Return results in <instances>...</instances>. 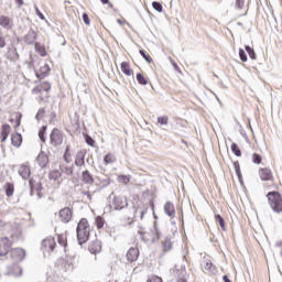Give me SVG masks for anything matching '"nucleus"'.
Here are the masks:
<instances>
[{"label": "nucleus", "instance_id": "obj_43", "mask_svg": "<svg viewBox=\"0 0 282 282\" xmlns=\"http://www.w3.org/2000/svg\"><path fill=\"white\" fill-rule=\"evenodd\" d=\"M239 56L242 63H246L248 61V55H246V51H243V48H239Z\"/></svg>", "mask_w": 282, "mask_h": 282}, {"label": "nucleus", "instance_id": "obj_20", "mask_svg": "<svg viewBox=\"0 0 282 282\" xmlns=\"http://www.w3.org/2000/svg\"><path fill=\"white\" fill-rule=\"evenodd\" d=\"M120 67L124 76H133V68H131V64L129 62H122Z\"/></svg>", "mask_w": 282, "mask_h": 282}, {"label": "nucleus", "instance_id": "obj_2", "mask_svg": "<svg viewBox=\"0 0 282 282\" xmlns=\"http://www.w3.org/2000/svg\"><path fill=\"white\" fill-rule=\"evenodd\" d=\"M258 175L262 182H271V184H265L264 188L268 191L274 188L279 189V184H276V180L274 178V173L270 167H260L258 171Z\"/></svg>", "mask_w": 282, "mask_h": 282}, {"label": "nucleus", "instance_id": "obj_57", "mask_svg": "<svg viewBox=\"0 0 282 282\" xmlns=\"http://www.w3.org/2000/svg\"><path fill=\"white\" fill-rule=\"evenodd\" d=\"M223 280H224V282H232V281H230V279H228V275H224Z\"/></svg>", "mask_w": 282, "mask_h": 282}, {"label": "nucleus", "instance_id": "obj_26", "mask_svg": "<svg viewBox=\"0 0 282 282\" xmlns=\"http://www.w3.org/2000/svg\"><path fill=\"white\" fill-rule=\"evenodd\" d=\"M35 52H37L40 56H47V50L45 48V45L40 43H35Z\"/></svg>", "mask_w": 282, "mask_h": 282}, {"label": "nucleus", "instance_id": "obj_34", "mask_svg": "<svg viewBox=\"0 0 282 282\" xmlns=\"http://www.w3.org/2000/svg\"><path fill=\"white\" fill-rule=\"evenodd\" d=\"M245 50L249 54L251 61H257V53L254 52V48L250 46H245Z\"/></svg>", "mask_w": 282, "mask_h": 282}, {"label": "nucleus", "instance_id": "obj_15", "mask_svg": "<svg viewBox=\"0 0 282 282\" xmlns=\"http://www.w3.org/2000/svg\"><path fill=\"white\" fill-rule=\"evenodd\" d=\"M12 132V127L8 123H3L0 131V141L6 142L8 140V135Z\"/></svg>", "mask_w": 282, "mask_h": 282}, {"label": "nucleus", "instance_id": "obj_50", "mask_svg": "<svg viewBox=\"0 0 282 282\" xmlns=\"http://www.w3.org/2000/svg\"><path fill=\"white\" fill-rule=\"evenodd\" d=\"M6 46V37L3 33L0 31V47L3 48Z\"/></svg>", "mask_w": 282, "mask_h": 282}, {"label": "nucleus", "instance_id": "obj_25", "mask_svg": "<svg viewBox=\"0 0 282 282\" xmlns=\"http://www.w3.org/2000/svg\"><path fill=\"white\" fill-rule=\"evenodd\" d=\"M163 252H170V250H173V241L170 240V238H165L162 242Z\"/></svg>", "mask_w": 282, "mask_h": 282}, {"label": "nucleus", "instance_id": "obj_48", "mask_svg": "<svg viewBox=\"0 0 282 282\" xmlns=\"http://www.w3.org/2000/svg\"><path fill=\"white\" fill-rule=\"evenodd\" d=\"M148 282H164L162 280V278L158 276V275H151L149 279H148Z\"/></svg>", "mask_w": 282, "mask_h": 282}, {"label": "nucleus", "instance_id": "obj_29", "mask_svg": "<svg viewBox=\"0 0 282 282\" xmlns=\"http://www.w3.org/2000/svg\"><path fill=\"white\" fill-rule=\"evenodd\" d=\"M25 41L26 43H29V45H32V43L36 41V32H29L28 35L25 36Z\"/></svg>", "mask_w": 282, "mask_h": 282}, {"label": "nucleus", "instance_id": "obj_54", "mask_svg": "<svg viewBox=\"0 0 282 282\" xmlns=\"http://www.w3.org/2000/svg\"><path fill=\"white\" fill-rule=\"evenodd\" d=\"M101 1V3H104V6H109V8H113V4H111L110 2H109V0H100Z\"/></svg>", "mask_w": 282, "mask_h": 282}, {"label": "nucleus", "instance_id": "obj_45", "mask_svg": "<svg viewBox=\"0 0 282 282\" xmlns=\"http://www.w3.org/2000/svg\"><path fill=\"white\" fill-rule=\"evenodd\" d=\"M72 158V152H69V145L66 147L65 153H64V160L65 162H69Z\"/></svg>", "mask_w": 282, "mask_h": 282}, {"label": "nucleus", "instance_id": "obj_41", "mask_svg": "<svg viewBox=\"0 0 282 282\" xmlns=\"http://www.w3.org/2000/svg\"><path fill=\"white\" fill-rule=\"evenodd\" d=\"M252 162L254 164H261V162H263V158H261L260 154H258V153H253Z\"/></svg>", "mask_w": 282, "mask_h": 282}, {"label": "nucleus", "instance_id": "obj_5", "mask_svg": "<svg viewBox=\"0 0 282 282\" xmlns=\"http://www.w3.org/2000/svg\"><path fill=\"white\" fill-rule=\"evenodd\" d=\"M34 72H35L36 78H39L40 80H43V78H45L51 72L50 65L45 64L43 61H40L35 63Z\"/></svg>", "mask_w": 282, "mask_h": 282}, {"label": "nucleus", "instance_id": "obj_18", "mask_svg": "<svg viewBox=\"0 0 282 282\" xmlns=\"http://www.w3.org/2000/svg\"><path fill=\"white\" fill-rule=\"evenodd\" d=\"M0 28L12 30V20L8 15H0Z\"/></svg>", "mask_w": 282, "mask_h": 282}, {"label": "nucleus", "instance_id": "obj_1", "mask_svg": "<svg viewBox=\"0 0 282 282\" xmlns=\"http://www.w3.org/2000/svg\"><path fill=\"white\" fill-rule=\"evenodd\" d=\"M90 232L91 227H89V220H87V218H82L77 225V240L80 246L89 241Z\"/></svg>", "mask_w": 282, "mask_h": 282}, {"label": "nucleus", "instance_id": "obj_53", "mask_svg": "<svg viewBox=\"0 0 282 282\" xmlns=\"http://www.w3.org/2000/svg\"><path fill=\"white\" fill-rule=\"evenodd\" d=\"M245 0H237V6L241 10L243 8Z\"/></svg>", "mask_w": 282, "mask_h": 282}, {"label": "nucleus", "instance_id": "obj_56", "mask_svg": "<svg viewBox=\"0 0 282 282\" xmlns=\"http://www.w3.org/2000/svg\"><path fill=\"white\" fill-rule=\"evenodd\" d=\"M84 195H86V197L91 200V192H84Z\"/></svg>", "mask_w": 282, "mask_h": 282}, {"label": "nucleus", "instance_id": "obj_23", "mask_svg": "<svg viewBox=\"0 0 282 282\" xmlns=\"http://www.w3.org/2000/svg\"><path fill=\"white\" fill-rule=\"evenodd\" d=\"M164 212L169 217H175V205L171 202H166L164 205Z\"/></svg>", "mask_w": 282, "mask_h": 282}, {"label": "nucleus", "instance_id": "obj_61", "mask_svg": "<svg viewBox=\"0 0 282 282\" xmlns=\"http://www.w3.org/2000/svg\"><path fill=\"white\" fill-rule=\"evenodd\" d=\"M156 237L160 239V230L156 229Z\"/></svg>", "mask_w": 282, "mask_h": 282}, {"label": "nucleus", "instance_id": "obj_17", "mask_svg": "<svg viewBox=\"0 0 282 282\" xmlns=\"http://www.w3.org/2000/svg\"><path fill=\"white\" fill-rule=\"evenodd\" d=\"M11 143L13 147H15V149H19V147H21V144H23V137L21 135V133L15 132L11 134Z\"/></svg>", "mask_w": 282, "mask_h": 282}, {"label": "nucleus", "instance_id": "obj_38", "mask_svg": "<svg viewBox=\"0 0 282 282\" xmlns=\"http://www.w3.org/2000/svg\"><path fill=\"white\" fill-rule=\"evenodd\" d=\"M21 127V113L17 112L14 115V129H19Z\"/></svg>", "mask_w": 282, "mask_h": 282}, {"label": "nucleus", "instance_id": "obj_10", "mask_svg": "<svg viewBox=\"0 0 282 282\" xmlns=\"http://www.w3.org/2000/svg\"><path fill=\"white\" fill-rule=\"evenodd\" d=\"M88 250L90 254H100L102 252V242L95 239L88 243Z\"/></svg>", "mask_w": 282, "mask_h": 282}, {"label": "nucleus", "instance_id": "obj_42", "mask_svg": "<svg viewBox=\"0 0 282 282\" xmlns=\"http://www.w3.org/2000/svg\"><path fill=\"white\" fill-rule=\"evenodd\" d=\"M119 182H121V184H129V182H131V176H129V175H120L119 176Z\"/></svg>", "mask_w": 282, "mask_h": 282}, {"label": "nucleus", "instance_id": "obj_30", "mask_svg": "<svg viewBox=\"0 0 282 282\" xmlns=\"http://www.w3.org/2000/svg\"><path fill=\"white\" fill-rule=\"evenodd\" d=\"M137 80L139 85H149V78H147L142 73L137 74Z\"/></svg>", "mask_w": 282, "mask_h": 282}, {"label": "nucleus", "instance_id": "obj_7", "mask_svg": "<svg viewBox=\"0 0 282 282\" xmlns=\"http://www.w3.org/2000/svg\"><path fill=\"white\" fill-rule=\"evenodd\" d=\"M50 140L53 147H61L63 144V132L58 128H54L51 132Z\"/></svg>", "mask_w": 282, "mask_h": 282}, {"label": "nucleus", "instance_id": "obj_31", "mask_svg": "<svg viewBox=\"0 0 282 282\" xmlns=\"http://www.w3.org/2000/svg\"><path fill=\"white\" fill-rule=\"evenodd\" d=\"M95 225L98 228V230H102V228H105V219L101 216H97L95 218Z\"/></svg>", "mask_w": 282, "mask_h": 282}, {"label": "nucleus", "instance_id": "obj_27", "mask_svg": "<svg viewBox=\"0 0 282 282\" xmlns=\"http://www.w3.org/2000/svg\"><path fill=\"white\" fill-rule=\"evenodd\" d=\"M148 208L147 207H137L134 210V216L140 217V219H144V215H147Z\"/></svg>", "mask_w": 282, "mask_h": 282}, {"label": "nucleus", "instance_id": "obj_36", "mask_svg": "<svg viewBox=\"0 0 282 282\" xmlns=\"http://www.w3.org/2000/svg\"><path fill=\"white\" fill-rule=\"evenodd\" d=\"M139 52L147 63H153V57H151V55L147 53V51L140 50Z\"/></svg>", "mask_w": 282, "mask_h": 282}, {"label": "nucleus", "instance_id": "obj_44", "mask_svg": "<svg viewBox=\"0 0 282 282\" xmlns=\"http://www.w3.org/2000/svg\"><path fill=\"white\" fill-rule=\"evenodd\" d=\"M152 7L154 10H156V12H162V10H163L162 3L158 2V1L152 2Z\"/></svg>", "mask_w": 282, "mask_h": 282}, {"label": "nucleus", "instance_id": "obj_24", "mask_svg": "<svg viewBox=\"0 0 282 282\" xmlns=\"http://www.w3.org/2000/svg\"><path fill=\"white\" fill-rule=\"evenodd\" d=\"M75 165L76 166H85V152L80 150L77 152L75 158Z\"/></svg>", "mask_w": 282, "mask_h": 282}, {"label": "nucleus", "instance_id": "obj_4", "mask_svg": "<svg viewBox=\"0 0 282 282\" xmlns=\"http://www.w3.org/2000/svg\"><path fill=\"white\" fill-rule=\"evenodd\" d=\"M11 239V240H10ZM19 239V234L14 232L8 237L0 238V257H6L12 250L14 241Z\"/></svg>", "mask_w": 282, "mask_h": 282}, {"label": "nucleus", "instance_id": "obj_60", "mask_svg": "<svg viewBox=\"0 0 282 282\" xmlns=\"http://www.w3.org/2000/svg\"><path fill=\"white\" fill-rule=\"evenodd\" d=\"M3 226H6V223L0 219V228H3Z\"/></svg>", "mask_w": 282, "mask_h": 282}, {"label": "nucleus", "instance_id": "obj_12", "mask_svg": "<svg viewBox=\"0 0 282 282\" xmlns=\"http://www.w3.org/2000/svg\"><path fill=\"white\" fill-rule=\"evenodd\" d=\"M42 248L46 252H54V249L56 248V240L52 237H48L42 241Z\"/></svg>", "mask_w": 282, "mask_h": 282}, {"label": "nucleus", "instance_id": "obj_8", "mask_svg": "<svg viewBox=\"0 0 282 282\" xmlns=\"http://www.w3.org/2000/svg\"><path fill=\"white\" fill-rule=\"evenodd\" d=\"M109 206L112 210H122V208H126L127 206V198L122 196H115L109 203Z\"/></svg>", "mask_w": 282, "mask_h": 282}, {"label": "nucleus", "instance_id": "obj_52", "mask_svg": "<svg viewBox=\"0 0 282 282\" xmlns=\"http://www.w3.org/2000/svg\"><path fill=\"white\" fill-rule=\"evenodd\" d=\"M36 14L42 21H45V15H43L39 9H36Z\"/></svg>", "mask_w": 282, "mask_h": 282}, {"label": "nucleus", "instance_id": "obj_6", "mask_svg": "<svg viewBox=\"0 0 282 282\" xmlns=\"http://www.w3.org/2000/svg\"><path fill=\"white\" fill-rule=\"evenodd\" d=\"M58 218L62 224H69L74 218V207H64L58 212Z\"/></svg>", "mask_w": 282, "mask_h": 282}, {"label": "nucleus", "instance_id": "obj_35", "mask_svg": "<svg viewBox=\"0 0 282 282\" xmlns=\"http://www.w3.org/2000/svg\"><path fill=\"white\" fill-rule=\"evenodd\" d=\"M231 151L237 158H241V149L237 143H231Z\"/></svg>", "mask_w": 282, "mask_h": 282}, {"label": "nucleus", "instance_id": "obj_19", "mask_svg": "<svg viewBox=\"0 0 282 282\" xmlns=\"http://www.w3.org/2000/svg\"><path fill=\"white\" fill-rule=\"evenodd\" d=\"M36 162L41 169H45L50 164V158L45 153H40L37 155Z\"/></svg>", "mask_w": 282, "mask_h": 282}, {"label": "nucleus", "instance_id": "obj_58", "mask_svg": "<svg viewBox=\"0 0 282 282\" xmlns=\"http://www.w3.org/2000/svg\"><path fill=\"white\" fill-rule=\"evenodd\" d=\"M117 22L119 23V25H124V23H127V21H122V20H117Z\"/></svg>", "mask_w": 282, "mask_h": 282}, {"label": "nucleus", "instance_id": "obj_21", "mask_svg": "<svg viewBox=\"0 0 282 282\" xmlns=\"http://www.w3.org/2000/svg\"><path fill=\"white\" fill-rule=\"evenodd\" d=\"M82 182H84V184H88L89 186H91V184H94L95 182L94 175H91L87 170L84 171L82 173Z\"/></svg>", "mask_w": 282, "mask_h": 282}, {"label": "nucleus", "instance_id": "obj_28", "mask_svg": "<svg viewBox=\"0 0 282 282\" xmlns=\"http://www.w3.org/2000/svg\"><path fill=\"white\" fill-rule=\"evenodd\" d=\"M4 191H6L7 197H12V195H14V184L7 183L4 185Z\"/></svg>", "mask_w": 282, "mask_h": 282}, {"label": "nucleus", "instance_id": "obj_40", "mask_svg": "<svg viewBox=\"0 0 282 282\" xmlns=\"http://www.w3.org/2000/svg\"><path fill=\"white\" fill-rule=\"evenodd\" d=\"M138 235L140 236V238L142 239V241H149V238L147 237V235H149L148 232H145L144 229L140 228L138 230Z\"/></svg>", "mask_w": 282, "mask_h": 282}, {"label": "nucleus", "instance_id": "obj_33", "mask_svg": "<svg viewBox=\"0 0 282 282\" xmlns=\"http://www.w3.org/2000/svg\"><path fill=\"white\" fill-rule=\"evenodd\" d=\"M57 242L63 248H67V236H65V235H57Z\"/></svg>", "mask_w": 282, "mask_h": 282}, {"label": "nucleus", "instance_id": "obj_49", "mask_svg": "<svg viewBox=\"0 0 282 282\" xmlns=\"http://www.w3.org/2000/svg\"><path fill=\"white\" fill-rule=\"evenodd\" d=\"M86 143H87L89 147H95L96 141H95L91 137L87 135V137H86Z\"/></svg>", "mask_w": 282, "mask_h": 282}, {"label": "nucleus", "instance_id": "obj_47", "mask_svg": "<svg viewBox=\"0 0 282 282\" xmlns=\"http://www.w3.org/2000/svg\"><path fill=\"white\" fill-rule=\"evenodd\" d=\"M82 18L85 25H91V20H89V15L87 13H83Z\"/></svg>", "mask_w": 282, "mask_h": 282}, {"label": "nucleus", "instance_id": "obj_16", "mask_svg": "<svg viewBox=\"0 0 282 282\" xmlns=\"http://www.w3.org/2000/svg\"><path fill=\"white\" fill-rule=\"evenodd\" d=\"M175 282H188V273L186 270H176L174 272Z\"/></svg>", "mask_w": 282, "mask_h": 282}, {"label": "nucleus", "instance_id": "obj_11", "mask_svg": "<svg viewBox=\"0 0 282 282\" xmlns=\"http://www.w3.org/2000/svg\"><path fill=\"white\" fill-rule=\"evenodd\" d=\"M13 261H23L25 259V250L23 248H13L10 250Z\"/></svg>", "mask_w": 282, "mask_h": 282}, {"label": "nucleus", "instance_id": "obj_59", "mask_svg": "<svg viewBox=\"0 0 282 282\" xmlns=\"http://www.w3.org/2000/svg\"><path fill=\"white\" fill-rule=\"evenodd\" d=\"M15 2L18 3V6H23V0H15Z\"/></svg>", "mask_w": 282, "mask_h": 282}, {"label": "nucleus", "instance_id": "obj_22", "mask_svg": "<svg viewBox=\"0 0 282 282\" xmlns=\"http://www.w3.org/2000/svg\"><path fill=\"white\" fill-rule=\"evenodd\" d=\"M116 162H117L116 154H113L112 152H108L104 156V164H105V166H109L111 164H116Z\"/></svg>", "mask_w": 282, "mask_h": 282}, {"label": "nucleus", "instance_id": "obj_62", "mask_svg": "<svg viewBox=\"0 0 282 282\" xmlns=\"http://www.w3.org/2000/svg\"><path fill=\"white\" fill-rule=\"evenodd\" d=\"M30 184H31V188H32V181H30Z\"/></svg>", "mask_w": 282, "mask_h": 282}, {"label": "nucleus", "instance_id": "obj_13", "mask_svg": "<svg viewBox=\"0 0 282 282\" xmlns=\"http://www.w3.org/2000/svg\"><path fill=\"white\" fill-rule=\"evenodd\" d=\"M50 89H52V84H50L48 82H42L33 88L32 93L43 94V91H50Z\"/></svg>", "mask_w": 282, "mask_h": 282}, {"label": "nucleus", "instance_id": "obj_51", "mask_svg": "<svg viewBox=\"0 0 282 282\" xmlns=\"http://www.w3.org/2000/svg\"><path fill=\"white\" fill-rule=\"evenodd\" d=\"M212 268H213V262L206 261V262L204 263V269H205V270H212Z\"/></svg>", "mask_w": 282, "mask_h": 282}, {"label": "nucleus", "instance_id": "obj_39", "mask_svg": "<svg viewBox=\"0 0 282 282\" xmlns=\"http://www.w3.org/2000/svg\"><path fill=\"white\" fill-rule=\"evenodd\" d=\"M45 131H47V126H43L39 131V138L42 142H45Z\"/></svg>", "mask_w": 282, "mask_h": 282}, {"label": "nucleus", "instance_id": "obj_14", "mask_svg": "<svg viewBox=\"0 0 282 282\" xmlns=\"http://www.w3.org/2000/svg\"><path fill=\"white\" fill-rule=\"evenodd\" d=\"M19 175H21L23 180H30V175H32V170L30 169V164L25 163L20 165Z\"/></svg>", "mask_w": 282, "mask_h": 282}, {"label": "nucleus", "instance_id": "obj_32", "mask_svg": "<svg viewBox=\"0 0 282 282\" xmlns=\"http://www.w3.org/2000/svg\"><path fill=\"white\" fill-rule=\"evenodd\" d=\"M215 220H216V224H219V226H220V228H223V230H226V221L224 220V217H221V215L216 214Z\"/></svg>", "mask_w": 282, "mask_h": 282}, {"label": "nucleus", "instance_id": "obj_3", "mask_svg": "<svg viewBox=\"0 0 282 282\" xmlns=\"http://www.w3.org/2000/svg\"><path fill=\"white\" fill-rule=\"evenodd\" d=\"M267 199L271 210L280 215L282 213V194L276 191L269 192Z\"/></svg>", "mask_w": 282, "mask_h": 282}, {"label": "nucleus", "instance_id": "obj_9", "mask_svg": "<svg viewBox=\"0 0 282 282\" xmlns=\"http://www.w3.org/2000/svg\"><path fill=\"white\" fill-rule=\"evenodd\" d=\"M126 259L128 263H135L140 259V249L138 247H131L126 253Z\"/></svg>", "mask_w": 282, "mask_h": 282}, {"label": "nucleus", "instance_id": "obj_37", "mask_svg": "<svg viewBox=\"0 0 282 282\" xmlns=\"http://www.w3.org/2000/svg\"><path fill=\"white\" fill-rule=\"evenodd\" d=\"M234 169L236 171V174L238 176V180H241V166L239 165V161L234 162Z\"/></svg>", "mask_w": 282, "mask_h": 282}, {"label": "nucleus", "instance_id": "obj_46", "mask_svg": "<svg viewBox=\"0 0 282 282\" xmlns=\"http://www.w3.org/2000/svg\"><path fill=\"white\" fill-rule=\"evenodd\" d=\"M158 122L159 124H169V117L167 116L159 117Z\"/></svg>", "mask_w": 282, "mask_h": 282}, {"label": "nucleus", "instance_id": "obj_55", "mask_svg": "<svg viewBox=\"0 0 282 282\" xmlns=\"http://www.w3.org/2000/svg\"><path fill=\"white\" fill-rule=\"evenodd\" d=\"M51 175H55V177H61V172H58V171H53V172L51 173Z\"/></svg>", "mask_w": 282, "mask_h": 282}]
</instances>
